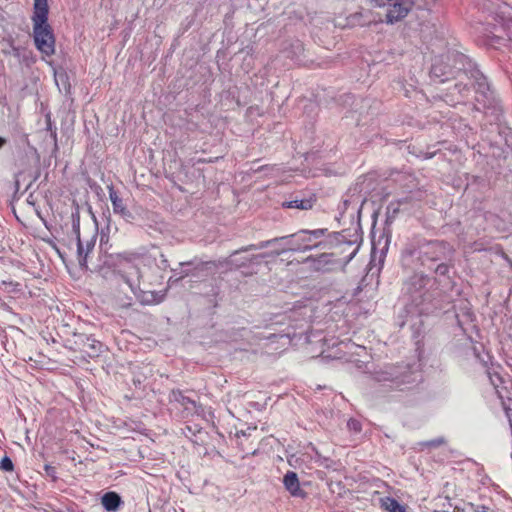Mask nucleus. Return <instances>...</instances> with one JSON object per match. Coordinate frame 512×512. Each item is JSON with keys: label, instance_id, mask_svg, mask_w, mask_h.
<instances>
[{"label": "nucleus", "instance_id": "10", "mask_svg": "<svg viewBox=\"0 0 512 512\" xmlns=\"http://www.w3.org/2000/svg\"><path fill=\"white\" fill-rule=\"evenodd\" d=\"M109 198L113 206V210L118 214L126 213V206L123 202V199L118 195V193L113 189H109Z\"/></svg>", "mask_w": 512, "mask_h": 512}, {"label": "nucleus", "instance_id": "3", "mask_svg": "<svg viewBox=\"0 0 512 512\" xmlns=\"http://www.w3.org/2000/svg\"><path fill=\"white\" fill-rule=\"evenodd\" d=\"M413 7L412 0H400L389 7L386 13V23L394 24L403 20Z\"/></svg>", "mask_w": 512, "mask_h": 512}, {"label": "nucleus", "instance_id": "13", "mask_svg": "<svg viewBox=\"0 0 512 512\" xmlns=\"http://www.w3.org/2000/svg\"><path fill=\"white\" fill-rule=\"evenodd\" d=\"M48 0H34L33 11H48Z\"/></svg>", "mask_w": 512, "mask_h": 512}, {"label": "nucleus", "instance_id": "6", "mask_svg": "<svg viewBox=\"0 0 512 512\" xmlns=\"http://www.w3.org/2000/svg\"><path fill=\"white\" fill-rule=\"evenodd\" d=\"M381 509L387 512H406V507L392 497H383L379 501Z\"/></svg>", "mask_w": 512, "mask_h": 512}, {"label": "nucleus", "instance_id": "12", "mask_svg": "<svg viewBox=\"0 0 512 512\" xmlns=\"http://www.w3.org/2000/svg\"><path fill=\"white\" fill-rule=\"evenodd\" d=\"M496 41L494 43H499L500 40L507 41V46L509 49H512V26L508 27V32L506 33V38L503 35H495Z\"/></svg>", "mask_w": 512, "mask_h": 512}, {"label": "nucleus", "instance_id": "18", "mask_svg": "<svg viewBox=\"0 0 512 512\" xmlns=\"http://www.w3.org/2000/svg\"><path fill=\"white\" fill-rule=\"evenodd\" d=\"M348 424L350 427H352L356 431L361 430L360 424L357 421H350Z\"/></svg>", "mask_w": 512, "mask_h": 512}, {"label": "nucleus", "instance_id": "1", "mask_svg": "<svg viewBox=\"0 0 512 512\" xmlns=\"http://www.w3.org/2000/svg\"><path fill=\"white\" fill-rule=\"evenodd\" d=\"M32 38L42 59L52 57L56 52V37L49 23L48 11H32Z\"/></svg>", "mask_w": 512, "mask_h": 512}, {"label": "nucleus", "instance_id": "11", "mask_svg": "<svg viewBox=\"0 0 512 512\" xmlns=\"http://www.w3.org/2000/svg\"><path fill=\"white\" fill-rule=\"evenodd\" d=\"M314 205V200L312 199H301V200H292L283 203V206L286 208L300 209V210H309L312 209Z\"/></svg>", "mask_w": 512, "mask_h": 512}, {"label": "nucleus", "instance_id": "22", "mask_svg": "<svg viewBox=\"0 0 512 512\" xmlns=\"http://www.w3.org/2000/svg\"><path fill=\"white\" fill-rule=\"evenodd\" d=\"M45 469H46V471H47V472H51L52 467H50V466H48V465H47V466L45 467Z\"/></svg>", "mask_w": 512, "mask_h": 512}, {"label": "nucleus", "instance_id": "7", "mask_svg": "<svg viewBox=\"0 0 512 512\" xmlns=\"http://www.w3.org/2000/svg\"><path fill=\"white\" fill-rule=\"evenodd\" d=\"M73 228H74V231H75L76 237H77L78 261H79L80 265H85L87 253H88L89 249L94 246V242L87 243V251L84 254V247H83V243L80 238L79 223L74 224Z\"/></svg>", "mask_w": 512, "mask_h": 512}, {"label": "nucleus", "instance_id": "8", "mask_svg": "<svg viewBox=\"0 0 512 512\" xmlns=\"http://www.w3.org/2000/svg\"><path fill=\"white\" fill-rule=\"evenodd\" d=\"M101 503L106 510L114 511L119 507L121 498L115 492H107L103 495Z\"/></svg>", "mask_w": 512, "mask_h": 512}, {"label": "nucleus", "instance_id": "16", "mask_svg": "<svg viewBox=\"0 0 512 512\" xmlns=\"http://www.w3.org/2000/svg\"><path fill=\"white\" fill-rule=\"evenodd\" d=\"M448 271V266L446 264H439L436 268V272L439 274H445Z\"/></svg>", "mask_w": 512, "mask_h": 512}, {"label": "nucleus", "instance_id": "23", "mask_svg": "<svg viewBox=\"0 0 512 512\" xmlns=\"http://www.w3.org/2000/svg\"><path fill=\"white\" fill-rule=\"evenodd\" d=\"M85 353H86V354H88V356H92V354H91V353H89V351H88V350H85Z\"/></svg>", "mask_w": 512, "mask_h": 512}, {"label": "nucleus", "instance_id": "15", "mask_svg": "<svg viewBox=\"0 0 512 512\" xmlns=\"http://www.w3.org/2000/svg\"><path fill=\"white\" fill-rule=\"evenodd\" d=\"M331 257H332V254H327V253L321 254L317 260L318 268H320V266L324 267V266L332 263Z\"/></svg>", "mask_w": 512, "mask_h": 512}, {"label": "nucleus", "instance_id": "21", "mask_svg": "<svg viewBox=\"0 0 512 512\" xmlns=\"http://www.w3.org/2000/svg\"><path fill=\"white\" fill-rule=\"evenodd\" d=\"M126 283L129 285V287L131 288L132 291H134V287L133 285L129 282V281H126Z\"/></svg>", "mask_w": 512, "mask_h": 512}, {"label": "nucleus", "instance_id": "4", "mask_svg": "<svg viewBox=\"0 0 512 512\" xmlns=\"http://www.w3.org/2000/svg\"><path fill=\"white\" fill-rule=\"evenodd\" d=\"M283 484L292 496L301 498L306 496L305 491L300 487V482L295 472L288 471L283 478Z\"/></svg>", "mask_w": 512, "mask_h": 512}, {"label": "nucleus", "instance_id": "24", "mask_svg": "<svg viewBox=\"0 0 512 512\" xmlns=\"http://www.w3.org/2000/svg\"><path fill=\"white\" fill-rule=\"evenodd\" d=\"M85 353H86V354H88V356H92V354H91V353H89V351H88V350H85Z\"/></svg>", "mask_w": 512, "mask_h": 512}, {"label": "nucleus", "instance_id": "20", "mask_svg": "<svg viewBox=\"0 0 512 512\" xmlns=\"http://www.w3.org/2000/svg\"><path fill=\"white\" fill-rule=\"evenodd\" d=\"M6 143V139L3 137H0V148H2Z\"/></svg>", "mask_w": 512, "mask_h": 512}, {"label": "nucleus", "instance_id": "2", "mask_svg": "<svg viewBox=\"0 0 512 512\" xmlns=\"http://www.w3.org/2000/svg\"><path fill=\"white\" fill-rule=\"evenodd\" d=\"M326 229L301 230L291 235L293 240L292 250L306 251L317 246L315 240L324 236Z\"/></svg>", "mask_w": 512, "mask_h": 512}, {"label": "nucleus", "instance_id": "9", "mask_svg": "<svg viewBox=\"0 0 512 512\" xmlns=\"http://www.w3.org/2000/svg\"><path fill=\"white\" fill-rule=\"evenodd\" d=\"M285 238L286 237H280V238L276 237L274 239H270V240H266V241H261L258 244H250V245L241 247L240 249H237V250L233 251L231 253V256H234V255H237V254H240V253H243V252H248V251H251V250L264 249V248H267L268 246H270L272 243L277 242V241L282 240V239H285Z\"/></svg>", "mask_w": 512, "mask_h": 512}, {"label": "nucleus", "instance_id": "14", "mask_svg": "<svg viewBox=\"0 0 512 512\" xmlns=\"http://www.w3.org/2000/svg\"><path fill=\"white\" fill-rule=\"evenodd\" d=\"M0 468L8 472L13 471L14 465L12 460L8 456L3 457L0 462Z\"/></svg>", "mask_w": 512, "mask_h": 512}, {"label": "nucleus", "instance_id": "17", "mask_svg": "<svg viewBox=\"0 0 512 512\" xmlns=\"http://www.w3.org/2000/svg\"><path fill=\"white\" fill-rule=\"evenodd\" d=\"M92 344L90 345L91 348L94 350L95 353H97L99 351V348L101 346V343L98 342V341H95V340H92Z\"/></svg>", "mask_w": 512, "mask_h": 512}, {"label": "nucleus", "instance_id": "5", "mask_svg": "<svg viewBox=\"0 0 512 512\" xmlns=\"http://www.w3.org/2000/svg\"><path fill=\"white\" fill-rule=\"evenodd\" d=\"M454 252L453 247L446 241H434L429 243L428 253L433 254L432 260L446 258Z\"/></svg>", "mask_w": 512, "mask_h": 512}, {"label": "nucleus", "instance_id": "25", "mask_svg": "<svg viewBox=\"0 0 512 512\" xmlns=\"http://www.w3.org/2000/svg\"><path fill=\"white\" fill-rule=\"evenodd\" d=\"M85 353H86V354H88V356H92V354H91V353H89V351H88V350H85Z\"/></svg>", "mask_w": 512, "mask_h": 512}, {"label": "nucleus", "instance_id": "19", "mask_svg": "<svg viewBox=\"0 0 512 512\" xmlns=\"http://www.w3.org/2000/svg\"><path fill=\"white\" fill-rule=\"evenodd\" d=\"M431 73H433L436 76H440V74L438 73V66H437V64H433L432 65Z\"/></svg>", "mask_w": 512, "mask_h": 512}]
</instances>
